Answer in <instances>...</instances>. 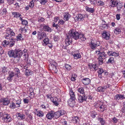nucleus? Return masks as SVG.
<instances>
[{
  "label": "nucleus",
  "mask_w": 125,
  "mask_h": 125,
  "mask_svg": "<svg viewBox=\"0 0 125 125\" xmlns=\"http://www.w3.org/2000/svg\"><path fill=\"white\" fill-rule=\"evenodd\" d=\"M23 53V51L19 49H15L14 50H11L8 51V53L10 57L14 58V61L16 63L19 62L21 57Z\"/></svg>",
  "instance_id": "nucleus-1"
},
{
  "label": "nucleus",
  "mask_w": 125,
  "mask_h": 125,
  "mask_svg": "<svg viewBox=\"0 0 125 125\" xmlns=\"http://www.w3.org/2000/svg\"><path fill=\"white\" fill-rule=\"evenodd\" d=\"M95 52L98 54L99 64L100 65L102 64L104 62V60L106 58L107 54L104 52H101L100 50L96 51Z\"/></svg>",
  "instance_id": "nucleus-2"
},
{
  "label": "nucleus",
  "mask_w": 125,
  "mask_h": 125,
  "mask_svg": "<svg viewBox=\"0 0 125 125\" xmlns=\"http://www.w3.org/2000/svg\"><path fill=\"white\" fill-rule=\"evenodd\" d=\"M67 35L68 37L77 40L79 38V37L81 35V34L77 31H75L74 30H71L70 31Z\"/></svg>",
  "instance_id": "nucleus-3"
},
{
  "label": "nucleus",
  "mask_w": 125,
  "mask_h": 125,
  "mask_svg": "<svg viewBox=\"0 0 125 125\" xmlns=\"http://www.w3.org/2000/svg\"><path fill=\"white\" fill-rule=\"evenodd\" d=\"M6 32L5 33V35L4 37L5 39H10L11 38L12 36H14L15 35V34L12 30L10 28H8L6 30Z\"/></svg>",
  "instance_id": "nucleus-4"
},
{
  "label": "nucleus",
  "mask_w": 125,
  "mask_h": 125,
  "mask_svg": "<svg viewBox=\"0 0 125 125\" xmlns=\"http://www.w3.org/2000/svg\"><path fill=\"white\" fill-rule=\"evenodd\" d=\"M15 41L14 39H13L12 38L9 39V41H8L6 40L4 41L3 42V44L4 46L5 45H9V47H11L14 45Z\"/></svg>",
  "instance_id": "nucleus-5"
},
{
  "label": "nucleus",
  "mask_w": 125,
  "mask_h": 125,
  "mask_svg": "<svg viewBox=\"0 0 125 125\" xmlns=\"http://www.w3.org/2000/svg\"><path fill=\"white\" fill-rule=\"evenodd\" d=\"M85 17V15L82 14H78L76 15V16L74 18L75 21H83Z\"/></svg>",
  "instance_id": "nucleus-6"
},
{
  "label": "nucleus",
  "mask_w": 125,
  "mask_h": 125,
  "mask_svg": "<svg viewBox=\"0 0 125 125\" xmlns=\"http://www.w3.org/2000/svg\"><path fill=\"white\" fill-rule=\"evenodd\" d=\"M78 101L80 103H82L84 101H86L87 99V97L84 94L82 95L79 94H78Z\"/></svg>",
  "instance_id": "nucleus-7"
},
{
  "label": "nucleus",
  "mask_w": 125,
  "mask_h": 125,
  "mask_svg": "<svg viewBox=\"0 0 125 125\" xmlns=\"http://www.w3.org/2000/svg\"><path fill=\"white\" fill-rule=\"evenodd\" d=\"M10 102L7 98H3L0 100V104L4 105H6L10 103Z\"/></svg>",
  "instance_id": "nucleus-8"
},
{
  "label": "nucleus",
  "mask_w": 125,
  "mask_h": 125,
  "mask_svg": "<svg viewBox=\"0 0 125 125\" xmlns=\"http://www.w3.org/2000/svg\"><path fill=\"white\" fill-rule=\"evenodd\" d=\"M4 121L5 122H8L12 121V119L10 117V115L8 114L4 113Z\"/></svg>",
  "instance_id": "nucleus-9"
},
{
  "label": "nucleus",
  "mask_w": 125,
  "mask_h": 125,
  "mask_svg": "<svg viewBox=\"0 0 125 125\" xmlns=\"http://www.w3.org/2000/svg\"><path fill=\"white\" fill-rule=\"evenodd\" d=\"M110 36V34L109 33L106 31L103 32L102 34V37L103 38L107 40L109 39Z\"/></svg>",
  "instance_id": "nucleus-10"
},
{
  "label": "nucleus",
  "mask_w": 125,
  "mask_h": 125,
  "mask_svg": "<svg viewBox=\"0 0 125 125\" xmlns=\"http://www.w3.org/2000/svg\"><path fill=\"white\" fill-rule=\"evenodd\" d=\"M115 99L117 100H119V99L122 100L125 99V97L124 95L117 94L115 96Z\"/></svg>",
  "instance_id": "nucleus-11"
},
{
  "label": "nucleus",
  "mask_w": 125,
  "mask_h": 125,
  "mask_svg": "<svg viewBox=\"0 0 125 125\" xmlns=\"http://www.w3.org/2000/svg\"><path fill=\"white\" fill-rule=\"evenodd\" d=\"M83 83L85 85L89 84L91 82L90 80L88 78H84L82 80Z\"/></svg>",
  "instance_id": "nucleus-12"
},
{
  "label": "nucleus",
  "mask_w": 125,
  "mask_h": 125,
  "mask_svg": "<svg viewBox=\"0 0 125 125\" xmlns=\"http://www.w3.org/2000/svg\"><path fill=\"white\" fill-rule=\"evenodd\" d=\"M15 73L12 72L9 73L8 76L7 77V79L10 81H11L13 79V77L15 75Z\"/></svg>",
  "instance_id": "nucleus-13"
},
{
  "label": "nucleus",
  "mask_w": 125,
  "mask_h": 125,
  "mask_svg": "<svg viewBox=\"0 0 125 125\" xmlns=\"http://www.w3.org/2000/svg\"><path fill=\"white\" fill-rule=\"evenodd\" d=\"M71 17V15L68 13L65 12L63 13V19L65 21H68Z\"/></svg>",
  "instance_id": "nucleus-14"
},
{
  "label": "nucleus",
  "mask_w": 125,
  "mask_h": 125,
  "mask_svg": "<svg viewBox=\"0 0 125 125\" xmlns=\"http://www.w3.org/2000/svg\"><path fill=\"white\" fill-rule=\"evenodd\" d=\"M54 112L51 111L48 112V114L46 115V117L49 119H51L54 118Z\"/></svg>",
  "instance_id": "nucleus-15"
},
{
  "label": "nucleus",
  "mask_w": 125,
  "mask_h": 125,
  "mask_svg": "<svg viewBox=\"0 0 125 125\" xmlns=\"http://www.w3.org/2000/svg\"><path fill=\"white\" fill-rule=\"evenodd\" d=\"M43 30L44 31H46L49 32H51L52 30L49 27L48 25H44L43 26Z\"/></svg>",
  "instance_id": "nucleus-16"
},
{
  "label": "nucleus",
  "mask_w": 125,
  "mask_h": 125,
  "mask_svg": "<svg viewBox=\"0 0 125 125\" xmlns=\"http://www.w3.org/2000/svg\"><path fill=\"white\" fill-rule=\"evenodd\" d=\"M67 38L66 39V44L67 46L70 44L71 43L72 41V38L68 37V35H67Z\"/></svg>",
  "instance_id": "nucleus-17"
},
{
  "label": "nucleus",
  "mask_w": 125,
  "mask_h": 125,
  "mask_svg": "<svg viewBox=\"0 0 125 125\" xmlns=\"http://www.w3.org/2000/svg\"><path fill=\"white\" fill-rule=\"evenodd\" d=\"M70 94L71 96V99L72 101L74 100L75 99V97L74 93L72 89H71L70 90Z\"/></svg>",
  "instance_id": "nucleus-18"
},
{
  "label": "nucleus",
  "mask_w": 125,
  "mask_h": 125,
  "mask_svg": "<svg viewBox=\"0 0 125 125\" xmlns=\"http://www.w3.org/2000/svg\"><path fill=\"white\" fill-rule=\"evenodd\" d=\"M53 114L54 118H57L61 116L60 112L59 111L55 113L54 112Z\"/></svg>",
  "instance_id": "nucleus-19"
},
{
  "label": "nucleus",
  "mask_w": 125,
  "mask_h": 125,
  "mask_svg": "<svg viewBox=\"0 0 125 125\" xmlns=\"http://www.w3.org/2000/svg\"><path fill=\"white\" fill-rule=\"evenodd\" d=\"M17 116L18 117L20 118L21 120L24 119L25 117V115L23 114H21L19 113H17Z\"/></svg>",
  "instance_id": "nucleus-20"
},
{
  "label": "nucleus",
  "mask_w": 125,
  "mask_h": 125,
  "mask_svg": "<svg viewBox=\"0 0 125 125\" xmlns=\"http://www.w3.org/2000/svg\"><path fill=\"white\" fill-rule=\"evenodd\" d=\"M73 56L75 59L80 58L81 57V55L80 53H75L73 55Z\"/></svg>",
  "instance_id": "nucleus-21"
},
{
  "label": "nucleus",
  "mask_w": 125,
  "mask_h": 125,
  "mask_svg": "<svg viewBox=\"0 0 125 125\" xmlns=\"http://www.w3.org/2000/svg\"><path fill=\"white\" fill-rule=\"evenodd\" d=\"M77 91L78 92L82 94H83L84 93V89L83 87L78 88L77 89Z\"/></svg>",
  "instance_id": "nucleus-22"
},
{
  "label": "nucleus",
  "mask_w": 125,
  "mask_h": 125,
  "mask_svg": "<svg viewBox=\"0 0 125 125\" xmlns=\"http://www.w3.org/2000/svg\"><path fill=\"white\" fill-rule=\"evenodd\" d=\"M116 1H114V0H111L110 1V5L112 7H116Z\"/></svg>",
  "instance_id": "nucleus-23"
},
{
  "label": "nucleus",
  "mask_w": 125,
  "mask_h": 125,
  "mask_svg": "<svg viewBox=\"0 0 125 125\" xmlns=\"http://www.w3.org/2000/svg\"><path fill=\"white\" fill-rule=\"evenodd\" d=\"M37 115L40 117H42L44 115V113L41 110H39L37 111Z\"/></svg>",
  "instance_id": "nucleus-24"
},
{
  "label": "nucleus",
  "mask_w": 125,
  "mask_h": 125,
  "mask_svg": "<svg viewBox=\"0 0 125 125\" xmlns=\"http://www.w3.org/2000/svg\"><path fill=\"white\" fill-rule=\"evenodd\" d=\"M90 46L92 49L94 50L96 48L97 46L95 44V43L92 42H91V44H90Z\"/></svg>",
  "instance_id": "nucleus-25"
},
{
  "label": "nucleus",
  "mask_w": 125,
  "mask_h": 125,
  "mask_svg": "<svg viewBox=\"0 0 125 125\" xmlns=\"http://www.w3.org/2000/svg\"><path fill=\"white\" fill-rule=\"evenodd\" d=\"M87 11L91 13H93L94 11V8H89L88 7H87L86 8Z\"/></svg>",
  "instance_id": "nucleus-26"
},
{
  "label": "nucleus",
  "mask_w": 125,
  "mask_h": 125,
  "mask_svg": "<svg viewBox=\"0 0 125 125\" xmlns=\"http://www.w3.org/2000/svg\"><path fill=\"white\" fill-rule=\"evenodd\" d=\"M12 14L14 15V17L18 18L21 16V15L19 13L16 12H12Z\"/></svg>",
  "instance_id": "nucleus-27"
},
{
  "label": "nucleus",
  "mask_w": 125,
  "mask_h": 125,
  "mask_svg": "<svg viewBox=\"0 0 125 125\" xmlns=\"http://www.w3.org/2000/svg\"><path fill=\"white\" fill-rule=\"evenodd\" d=\"M19 19L21 21V23L23 25H26L28 24V22L26 20L23 19L21 17H20Z\"/></svg>",
  "instance_id": "nucleus-28"
},
{
  "label": "nucleus",
  "mask_w": 125,
  "mask_h": 125,
  "mask_svg": "<svg viewBox=\"0 0 125 125\" xmlns=\"http://www.w3.org/2000/svg\"><path fill=\"white\" fill-rule=\"evenodd\" d=\"M116 7L118 10H120L122 7V4L121 3H116Z\"/></svg>",
  "instance_id": "nucleus-29"
},
{
  "label": "nucleus",
  "mask_w": 125,
  "mask_h": 125,
  "mask_svg": "<svg viewBox=\"0 0 125 125\" xmlns=\"http://www.w3.org/2000/svg\"><path fill=\"white\" fill-rule=\"evenodd\" d=\"M58 99L56 97H54V99L53 102V104L56 106H58L59 104L58 102Z\"/></svg>",
  "instance_id": "nucleus-30"
},
{
  "label": "nucleus",
  "mask_w": 125,
  "mask_h": 125,
  "mask_svg": "<svg viewBox=\"0 0 125 125\" xmlns=\"http://www.w3.org/2000/svg\"><path fill=\"white\" fill-rule=\"evenodd\" d=\"M121 29L119 28H116L114 32L115 34H119L121 32Z\"/></svg>",
  "instance_id": "nucleus-31"
},
{
  "label": "nucleus",
  "mask_w": 125,
  "mask_h": 125,
  "mask_svg": "<svg viewBox=\"0 0 125 125\" xmlns=\"http://www.w3.org/2000/svg\"><path fill=\"white\" fill-rule=\"evenodd\" d=\"M17 39V41L21 40H23V39L22 37L21 34H19L18 35V36L16 37Z\"/></svg>",
  "instance_id": "nucleus-32"
},
{
  "label": "nucleus",
  "mask_w": 125,
  "mask_h": 125,
  "mask_svg": "<svg viewBox=\"0 0 125 125\" xmlns=\"http://www.w3.org/2000/svg\"><path fill=\"white\" fill-rule=\"evenodd\" d=\"M114 62V59L113 57H111L110 58L108 59V62H107V63H111L112 64Z\"/></svg>",
  "instance_id": "nucleus-33"
},
{
  "label": "nucleus",
  "mask_w": 125,
  "mask_h": 125,
  "mask_svg": "<svg viewBox=\"0 0 125 125\" xmlns=\"http://www.w3.org/2000/svg\"><path fill=\"white\" fill-rule=\"evenodd\" d=\"M97 91L98 92H104V90L103 86H100L98 87L97 88Z\"/></svg>",
  "instance_id": "nucleus-34"
},
{
  "label": "nucleus",
  "mask_w": 125,
  "mask_h": 125,
  "mask_svg": "<svg viewBox=\"0 0 125 125\" xmlns=\"http://www.w3.org/2000/svg\"><path fill=\"white\" fill-rule=\"evenodd\" d=\"M46 37V33L45 32H42L41 33V36L40 37L39 39L41 40L44 37Z\"/></svg>",
  "instance_id": "nucleus-35"
},
{
  "label": "nucleus",
  "mask_w": 125,
  "mask_h": 125,
  "mask_svg": "<svg viewBox=\"0 0 125 125\" xmlns=\"http://www.w3.org/2000/svg\"><path fill=\"white\" fill-rule=\"evenodd\" d=\"M49 39L47 38H45L43 40V42H44V45H46L49 43Z\"/></svg>",
  "instance_id": "nucleus-36"
},
{
  "label": "nucleus",
  "mask_w": 125,
  "mask_h": 125,
  "mask_svg": "<svg viewBox=\"0 0 125 125\" xmlns=\"http://www.w3.org/2000/svg\"><path fill=\"white\" fill-rule=\"evenodd\" d=\"M10 107L12 109H14L15 108L18 107V106L15 104V103H12L11 104H10Z\"/></svg>",
  "instance_id": "nucleus-37"
},
{
  "label": "nucleus",
  "mask_w": 125,
  "mask_h": 125,
  "mask_svg": "<svg viewBox=\"0 0 125 125\" xmlns=\"http://www.w3.org/2000/svg\"><path fill=\"white\" fill-rule=\"evenodd\" d=\"M14 71L16 72L15 73V75H16L18 77V74L20 73L19 69L17 68H15L14 69Z\"/></svg>",
  "instance_id": "nucleus-38"
},
{
  "label": "nucleus",
  "mask_w": 125,
  "mask_h": 125,
  "mask_svg": "<svg viewBox=\"0 0 125 125\" xmlns=\"http://www.w3.org/2000/svg\"><path fill=\"white\" fill-rule=\"evenodd\" d=\"M79 118L77 116L74 117H73V122L74 123H77V122L79 120Z\"/></svg>",
  "instance_id": "nucleus-39"
},
{
  "label": "nucleus",
  "mask_w": 125,
  "mask_h": 125,
  "mask_svg": "<svg viewBox=\"0 0 125 125\" xmlns=\"http://www.w3.org/2000/svg\"><path fill=\"white\" fill-rule=\"evenodd\" d=\"M98 120L100 122L102 125H104V124L105 121L104 120L103 118H98Z\"/></svg>",
  "instance_id": "nucleus-40"
},
{
  "label": "nucleus",
  "mask_w": 125,
  "mask_h": 125,
  "mask_svg": "<svg viewBox=\"0 0 125 125\" xmlns=\"http://www.w3.org/2000/svg\"><path fill=\"white\" fill-rule=\"evenodd\" d=\"M21 104V100H18L16 101V105L18 106V107L20 106V104Z\"/></svg>",
  "instance_id": "nucleus-41"
},
{
  "label": "nucleus",
  "mask_w": 125,
  "mask_h": 125,
  "mask_svg": "<svg viewBox=\"0 0 125 125\" xmlns=\"http://www.w3.org/2000/svg\"><path fill=\"white\" fill-rule=\"evenodd\" d=\"M97 5L100 6H103L104 5V3L102 1L100 0L98 1Z\"/></svg>",
  "instance_id": "nucleus-42"
},
{
  "label": "nucleus",
  "mask_w": 125,
  "mask_h": 125,
  "mask_svg": "<svg viewBox=\"0 0 125 125\" xmlns=\"http://www.w3.org/2000/svg\"><path fill=\"white\" fill-rule=\"evenodd\" d=\"M65 67L68 70H70L71 69V66L67 64H65Z\"/></svg>",
  "instance_id": "nucleus-43"
},
{
  "label": "nucleus",
  "mask_w": 125,
  "mask_h": 125,
  "mask_svg": "<svg viewBox=\"0 0 125 125\" xmlns=\"http://www.w3.org/2000/svg\"><path fill=\"white\" fill-rule=\"evenodd\" d=\"M79 38L81 39L82 41H85L86 40V38L85 36L83 34H81V36L79 37Z\"/></svg>",
  "instance_id": "nucleus-44"
},
{
  "label": "nucleus",
  "mask_w": 125,
  "mask_h": 125,
  "mask_svg": "<svg viewBox=\"0 0 125 125\" xmlns=\"http://www.w3.org/2000/svg\"><path fill=\"white\" fill-rule=\"evenodd\" d=\"M104 71L102 69L100 68L99 69L98 72V74H102L103 73Z\"/></svg>",
  "instance_id": "nucleus-45"
},
{
  "label": "nucleus",
  "mask_w": 125,
  "mask_h": 125,
  "mask_svg": "<svg viewBox=\"0 0 125 125\" xmlns=\"http://www.w3.org/2000/svg\"><path fill=\"white\" fill-rule=\"evenodd\" d=\"M96 112L94 111H93L91 114V116L92 118H94L96 117Z\"/></svg>",
  "instance_id": "nucleus-46"
},
{
  "label": "nucleus",
  "mask_w": 125,
  "mask_h": 125,
  "mask_svg": "<svg viewBox=\"0 0 125 125\" xmlns=\"http://www.w3.org/2000/svg\"><path fill=\"white\" fill-rule=\"evenodd\" d=\"M34 5V4L33 2V0H32L31 2H30L29 6L31 8H32L33 7Z\"/></svg>",
  "instance_id": "nucleus-47"
},
{
  "label": "nucleus",
  "mask_w": 125,
  "mask_h": 125,
  "mask_svg": "<svg viewBox=\"0 0 125 125\" xmlns=\"http://www.w3.org/2000/svg\"><path fill=\"white\" fill-rule=\"evenodd\" d=\"M30 71L26 69L25 70V74L26 75H29L30 73Z\"/></svg>",
  "instance_id": "nucleus-48"
},
{
  "label": "nucleus",
  "mask_w": 125,
  "mask_h": 125,
  "mask_svg": "<svg viewBox=\"0 0 125 125\" xmlns=\"http://www.w3.org/2000/svg\"><path fill=\"white\" fill-rule=\"evenodd\" d=\"M65 21L62 20H60L58 21V24H63L64 23Z\"/></svg>",
  "instance_id": "nucleus-49"
},
{
  "label": "nucleus",
  "mask_w": 125,
  "mask_h": 125,
  "mask_svg": "<svg viewBox=\"0 0 125 125\" xmlns=\"http://www.w3.org/2000/svg\"><path fill=\"white\" fill-rule=\"evenodd\" d=\"M52 26L53 27H55L56 29H58V27H59V25L58 24H55V22H53L52 25Z\"/></svg>",
  "instance_id": "nucleus-50"
},
{
  "label": "nucleus",
  "mask_w": 125,
  "mask_h": 125,
  "mask_svg": "<svg viewBox=\"0 0 125 125\" xmlns=\"http://www.w3.org/2000/svg\"><path fill=\"white\" fill-rule=\"evenodd\" d=\"M112 56H117L119 55L118 53L112 51Z\"/></svg>",
  "instance_id": "nucleus-51"
},
{
  "label": "nucleus",
  "mask_w": 125,
  "mask_h": 125,
  "mask_svg": "<svg viewBox=\"0 0 125 125\" xmlns=\"http://www.w3.org/2000/svg\"><path fill=\"white\" fill-rule=\"evenodd\" d=\"M113 122L115 123H117L118 121V120L115 117H114L113 119Z\"/></svg>",
  "instance_id": "nucleus-52"
},
{
  "label": "nucleus",
  "mask_w": 125,
  "mask_h": 125,
  "mask_svg": "<svg viewBox=\"0 0 125 125\" xmlns=\"http://www.w3.org/2000/svg\"><path fill=\"white\" fill-rule=\"evenodd\" d=\"M23 101L25 104H28L29 103V100L27 98H25L23 99Z\"/></svg>",
  "instance_id": "nucleus-53"
},
{
  "label": "nucleus",
  "mask_w": 125,
  "mask_h": 125,
  "mask_svg": "<svg viewBox=\"0 0 125 125\" xmlns=\"http://www.w3.org/2000/svg\"><path fill=\"white\" fill-rule=\"evenodd\" d=\"M2 13L3 14H6L7 12V10L5 8L2 10Z\"/></svg>",
  "instance_id": "nucleus-54"
},
{
  "label": "nucleus",
  "mask_w": 125,
  "mask_h": 125,
  "mask_svg": "<svg viewBox=\"0 0 125 125\" xmlns=\"http://www.w3.org/2000/svg\"><path fill=\"white\" fill-rule=\"evenodd\" d=\"M52 66H53L55 67V68L57 66V63H56L55 62H53V63L51 64Z\"/></svg>",
  "instance_id": "nucleus-55"
},
{
  "label": "nucleus",
  "mask_w": 125,
  "mask_h": 125,
  "mask_svg": "<svg viewBox=\"0 0 125 125\" xmlns=\"http://www.w3.org/2000/svg\"><path fill=\"white\" fill-rule=\"evenodd\" d=\"M3 50H2V47L0 46V54L2 55L3 53Z\"/></svg>",
  "instance_id": "nucleus-56"
},
{
  "label": "nucleus",
  "mask_w": 125,
  "mask_h": 125,
  "mask_svg": "<svg viewBox=\"0 0 125 125\" xmlns=\"http://www.w3.org/2000/svg\"><path fill=\"white\" fill-rule=\"evenodd\" d=\"M107 53L108 54V55L109 56H112V51H108L107 52Z\"/></svg>",
  "instance_id": "nucleus-57"
},
{
  "label": "nucleus",
  "mask_w": 125,
  "mask_h": 125,
  "mask_svg": "<svg viewBox=\"0 0 125 125\" xmlns=\"http://www.w3.org/2000/svg\"><path fill=\"white\" fill-rule=\"evenodd\" d=\"M24 56L25 57V58L26 59H25L26 60V59L27 60V59L28 58V54L27 53H24Z\"/></svg>",
  "instance_id": "nucleus-58"
},
{
  "label": "nucleus",
  "mask_w": 125,
  "mask_h": 125,
  "mask_svg": "<svg viewBox=\"0 0 125 125\" xmlns=\"http://www.w3.org/2000/svg\"><path fill=\"white\" fill-rule=\"evenodd\" d=\"M95 1H94V0H90V2L91 4L94 5H95L96 3V2H95Z\"/></svg>",
  "instance_id": "nucleus-59"
},
{
  "label": "nucleus",
  "mask_w": 125,
  "mask_h": 125,
  "mask_svg": "<svg viewBox=\"0 0 125 125\" xmlns=\"http://www.w3.org/2000/svg\"><path fill=\"white\" fill-rule=\"evenodd\" d=\"M60 113V115H61V116L62 115H64L65 114V112L63 110H61L59 111Z\"/></svg>",
  "instance_id": "nucleus-60"
},
{
  "label": "nucleus",
  "mask_w": 125,
  "mask_h": 125,
  "mask_svg": "<svg viewBox=\"0 0 125 125\" xmlns=\"http://www.w3.org/2000/svg\"><path fill=\"white\" fill-rule=\"evenodd\" d=\"M54 39L55 41H57L58 40V36H54Z\"/></svg>",
  "instance_id": "nucleus-61"
},
{
  "label": "nucleus",
  "mask_w": 125,
  "mask_h": 125,
  "mask_svg": "<svg viewBox=\"0 0 125 125\" xmlns=\"http://www.w3.org/2000/svg\"><path fill=\"white\" fill-rule=\"evenodd\" d=\"M92 64V68H93L94 70H96L97 69H96V64Z\"/></svg>",
  "instance_id": "nucleus-62"
},
{
  "label": "nucleus",
  "mask_w": 125,
  "mask_h": 125,
  "mask_svg": "<svg viewBox=\"0 0 125 125\" xmlns=\"http://www.w3.org/2000/svg\"><path fill=\"white\" fill-rule=\"evenodd\" d=\"M116 19L117 20H119L120 19V15L119 14H117L116 15Z\"/></svg>",
  "instance_id": "nucleus-63"
},
{
  "label": "nucleus",
  "mask_w": 125,
  "mask_h": 125,
  "mask_svg": "<svg viewBox=\"0 0 125 125\" xmlns=\"http://www.w3.org/2000/svg\"><path fill=\"white\" fill-rule=\"evenodd\" d=\"M102 27L103 28H107L108 27V24H104L103 25Z\"/></svg>",
  "instance_id": "nucleus-64"
}]
</instances>
